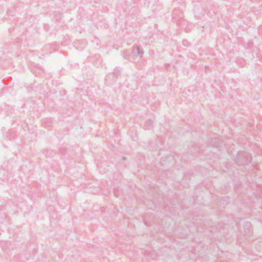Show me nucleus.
Here are the masks:
<instances>
[{"label": "nucleus", "mask_w": 262, "mask_h": 262, "mask_svg": "<svg viewBox=\"0 0 262 262\" xmlns=\"http://www.w3.org/2000/svg\"><path fill=\"white\" fill-rule=\"evenodd\" d=\"M50 47V45H47L46 46L45 48L47 49L48 48H49Z\"/></svg>", "instance_id": "7"}, {"label": "nucleus", "mask_w": 262, "mask_h": 262, "mask_svg": "<svg viewBox=\"0 0 262 262\" xmlns=\"http://www.w3.org/2000/svg\"><path fill=\"white\" fill-rule=\"evenodd\" d=\"M153 126V122L152 120L148 119L145 121L144 124H143V128L145 129H150L152 128Z\"/></svg>", "instance_id": "2"}, {"label": "nucleus", "mask_w": 262, "mask_h": 262, "mask_svg": "<svg viewBox=\"0 0 262 262\" xmlns=\"http://www.w3.org/2000/svg\"><path fill=\"white\" fill-rule=\"evenodd\" d=\"M246 226L248 228L247 231H245L244 235L245 236V237H247L248 236H250L252 234V230L250 229L249 228L251 227V225L249 222H247L245 224Z\"/></svg>", "instance_id": "3"}, {"label": "nucleus", "mask_w": 262, "mask_h": 262, "mask_svg": "<svg viewBox=\"0 0 262 262\" xmlns=\"http://www.w3.org/2000/svg\"><path fill=\"white\" fill-rule=\"evenodd\" d=\"M123 57L125 59H129L130 57L129 52L127 51H124V52L123 53Z\"/></svg>", "instance_id": "5"}, {"label": "nucleus", "mask_w": 262, "mask_h": 262, "mask_svg": "<svg viewBox=\"0 0 262 262\" xmlns=\"http://www.w3.org/2000/svg\"><path fill=\"white\" fill-rule=\"evenodd\" d=\"M137 50L138 54L140 55V56H142V55L144 53L143 50L140 49V48L138 46V47H137Z\"/></svg>", "instance_id": "6"}, {"label": "nucleus", "mask_w": 262, "mask_h": 262, "mask_svg": "<svg viewBox=\"0 0 262 262\" xmlns=\"http://www.w3.org/2000/svg\"><path fill=\"white\" fill-rule=\"evenodd\" d=\"M121 74V68L120 67H116L114 69L113 75H114L117 78V76L120 75Z\"/></svg>", "instance_id": "4"}, {"label": "nucleus", "mask_w": 262, "mask_h": 262, "mask_svg": "<svg viewBox=\"0 0 262 262\" xmlns=\"http://www.w3.org/2000/svg\"><path fill=\"white\" fill-rule=\"evenodd\" d=\"M237 162L242 165L249 164L252 161V157L247 152L241 151L237 155Z\"/></svg>", "instance_id": "1"}]
</instances>
